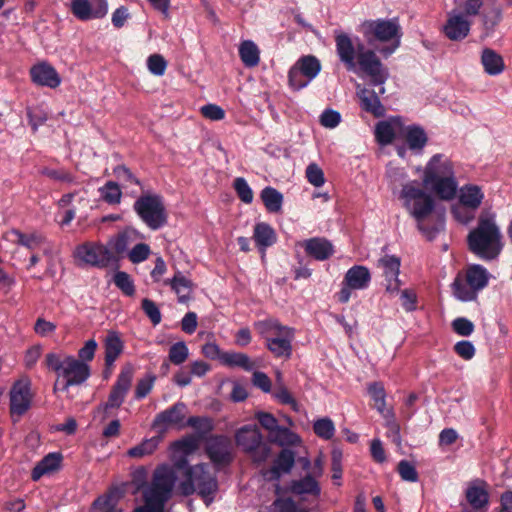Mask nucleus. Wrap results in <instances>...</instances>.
<instances>
[{
  "label": "nucleus",
  "instance_id": "3c124183",
  "mask_svg": "<svg viewBox=\"0 0 512 512\" xmlns=\"http://www.w3.org/2000/svg\"><path fill=\"white\" fill-rule=\"evenodd\" d=\"M114 284L125 295L133 296L135 294V285L131 276L124 271H117L113 277Z\"/></svg>",
  "mask_w": 512,
  "mask_h": 512
},
{
  "label": "nucleus",
  "instance_id": "a19ab883",
  "mask_svg": "<svg viewBox=\"0 0 512 512\" xmlns=\"http://www.w3.org/2000/svg\"><path fill=\"white\" fill-rule=\"evenodd\" d=\"M221 363L229 367H240L245 371H252L254 364L248 355L238 352H225L221 355Z\"/></svg>",
  "mask_w": 512,
  "mask_h": 512
},
{
  "label": "nucleus",
  "instance_id": "bb28decb",
  "mask_svg": "<svg viewBox=\"0 0 512 512\" xmlns=\"http://www.w3.org/2000/svg\"><path fill=\"white\" fill-rule=\"evenodd\" d=\"M124 488L113 487L106 494L99 496L93 503V512H122L118 503L124 495Z\"/></svg>",
  "mask_w": 512,
  "mask_h": 512
},
{
  "label": "nucleus",
  "instance_id": "f3484780",
  "mask_svg": "<svg viewBox=\"0 0 512 512\" xmlns=\"http://www.w3.org/2000/svg\"><path fill=\"white\" fill-rule=\"evenodd\" d=\"M471 29V21L459 9H453L447 14L443 26L444 35L452 41H461L466 38Z\"/></svg>",
  "mask_w": 512,
  "mask_h": 512
},
{
  "label": "nucleus",
  "instance_id": "20e7f679",
  "mask_svg": "<svg viewBox=\"0 0 512 512\" xmlns=\"http://www.w3.org/2000/svg\"><path fill=\"white\" fill-rule=\"evenodd\" d=\"M422 182L442 200H452L458 191L454 165L442 153L429 159L424 167Z\"/></svg>",
  "mask_w": 512,
  "mask_h": 512
},
{
  "label": "nucleus",
  "instance_id": "9d476101",
  "mask_svg": "<svg viewBox=\"0 0 512 512\" xmlns=\"http://www.w3.org/2000/svg\"><path fill=\"white\" fill-rule=\"evenodd\" d=\"M133 209L151 230H159L167 224L166 207L158 194L140 196L134 202Z\"/></svg>",
  "mask_w": 512,
  "mask_h": 512
},
{
  "label": "nucleus",
  "instance_id": "cd10ccee",
  "mask_svg": "<svg viewBox=\"0 0 512 512\" xmlns=\"http://www.w3.org/2000/svg\"><path fill=\"white\" fill-rule=\"evenodd\" d=\"M344 285L354 290H365L371 283V273L366 266L354 265L345 273Z\"/></svg>",
  "mask_w": 512,
  "mask_h": 512
},
{
  "label": "nucleus",
  "instance_id": "c756f323",
  "mask_svg": "<svg viewBox=\"0 0 512 512\" xmlns=\"http://www.w3.org/2000/svg\"><path fill=\"white\" fill-rule=\"evenodd\" d=\"M408 148L415 154H421L428 142L425 130L419 125H409L402 130Z\"/></svg>",
  "mask_w": 512,
  "mask_h": 512
},
{
  "label": "nucleus",
  "instance_id": "4468645a",
  "mask_svg": "<svg viewBox=\"0 0 512 512\" xmlns=\"http://www.w3.org/2000/svg\"><path fill=\"white\" fill-rule=\"evenodd\" d=\"M134 376V368L131 364L122 367L117 380L111 388L108 399L99 406V409L105 412L109 409L119 408L125 401V398L131 388Z\"/></svg>",
  "mask_w": 512,
  "mask_h": 512
},
{
  "label": "nucleus",
  "instance_id": "0eeeda50",
  "mask_svg": "<svg viewBox=\"0 0 512 512\" xmlns=\"http://www.w3.org/2000/svg\"><path fill=\"white\" fill-rule=\"evenodd\" d=\"M360 32L368 44L387 43L378 49L385 58L392 55L400 46L402 29L398 18L365 20L360 24Z\"/></svg>",
  "mask_w": 512,
  "mask_h": 512
},
{
  "label": "nucleus",
  "instance_id": "c85d7f7f",
  "mask_svg": "<svg viewBox=\"0 0 512 512\" xmlns=\"http://www.w3.org/2000/svg\"><path fill=\"white\" fill-rule=\"evenodd\" d=\"M459 202L462 206L473 211L477 210L485 197L482 188L475 184H465L458 192Z\"/></svg>",
  "mask_w": 512,
  "mask_h": 512
},
{
  "label": "nucleus",
  "instance_id": "603ef678",
  "mask_svg": "<svg viewBox=\"0 0 512 512\" xmlns=\"http://www.w3.org/2000/svg\"><path fill=\"white\" fill-rule=\"evenodd\" d=\"M189 356V350L184 341L174 343L169 349V360L175 365H181Z\"/></svg>",
  "mask_w": 512,
  "mask_h": 512
},
{
  "label": "nucleus",
  "instance_id": "1a4fd4ad",
  "mask_svg": "<svg viewBox=\"0 0 512 512\" xmlns=\"http://www.w3.org/2000/svg\"><path fill=\"white\" fill-rule=\"evenodd\" d=\"M490 277L489 271L481 264L467 265L451 285L454 297L462 302L476 300L479 292L488 286Z\"/></svg>",
  "mask_w": 512,
  "mask_h": 512
},
{
  "label": "nucleus",
  "instance_id": "338daca9",
  "mask_svg": "<svg viewBox=\"0 0 512 512\" xmlns=\"http://www.w3.org/2000/svg\"><path fill=\"white\" fill-rule=\"evenodd\" d=\"M320 124L329 129L336 128L341 122V114L333 109H325L320 115Z\"/></svg>",
  "mask_w": 512,
  "mask_h": 512
},
{
  "label": "nucleus",
  "instance_id": "e2e57ef3",
  "mask_svg": "<svg viewBox=\"0 0 512 512\" xmlns=\"http://www.w3.org/2000/svg\"><path fill=\"white\" fill-rule=\"evenodd\" d=\"M150 254L151 249L149 245L138 243L129 251L128 257L133 264H138L145 261Z\"/></svg>",
  "mask_w": 512,
  "mask_h": 512
},
{
  "label": "nucleus",
  "instance_id": "39448f33",
  "mask_svg": "<svg viewBox=\"0 0 512 512\" xmlns=\"http://www.w3.org/2000/svg\"><path fill=\"white\" fill-rule=\"evenodd\" d=\"M178 470L184 471V479L180 484L184 495L189 496L197 492L204 503L209 506L218 491V482L215 473L210 471L208 464L188 465L185 459L175 464Z\"/></svg>",
  "mask_w": 512,
  "mask_h": 512
},
{
  "label": "nucleus",
  "instance_id": "7c9ffc66",
  "mask_svg": "<svg viewBox=\"0 0 512 512\" xmlns=\"http://www.w3.org/2000/svg\"><path fill=\"white\" fill-rule=\"evenodd\" d=\"M62 462V455L57 452L47 454L42 458L33 468L31 478L33 481H38L42 476L48 475L60 468Z\"/></svg>",
  "mask_w": 512,
  "mask_h": 512
},
{
  "label": "nucleus",
  "instance_id": "ea45409f",
  "mask_svg": "<svg viewBox=\"0 0 512 512\" xmlns=\"http://www.w3.org/2000/svg\"><path fill=\"white\" fill-rule=\"evenodd\" d=\"M311 82L321 71L320 61L313 55L302 56L294 64Z\"/></svg>",
  "mask_w": 512,
  "mask_h": 512
},
{
  "label": "nucleus",
  "instance_id": "09e8293b",
  "mask_svg": "<svg viewBox=\"0 0 512 512\" xmlns=\"http://www.w3.org/2000/svg\"><path fill=\"white\" fill-rule=\"evenodd\" d=\"M385 419V426L387 428V437L391 439L393 443L396 445H401L402 438L400 433V425L395 419L394 412L392 410H387L384 415H382Z\"/></svg>",
  "mask_w": 512,
  "mask_h": 512
},
{
  "label": "nucleus",
  "instance_id": "4c0bfd02",
  "mask_svg": "<svg viewBox=\"0 0 512 512\" xmlns=\"http://www.w3.org/2000/svg\"><path fill=\"white\" fill-rule=\"evenodd\" d=\"M239 56L245 67L252 68L260 62V50L252 40H244L239 45Z\"/></svg>",
  "mask_w": 512,
  "mask_h": 512
},
{
  "label": "nucleus",
  "instance_id": "c03bdc74",
  "mask_svg": "<svg viewBox=\"0 0 512 512\" xmlns=\"http://www.w3.org/2000/svg\"><path fill=\"white\" fill-rule=\"evenodd\" d=\"M9 234L15 238L13 240L14 242L23 247H26L29 250L36 249L44 241L43 236L38 233L24 234L19 230L13 229Z\"/></svg>",
  "mask_w": 512,
  "mask_h": 512
},
{
  "label": "nucleus",
  "instance_id": "b1692460",
  "mask_svg": "<svg viewBox=\"0 0 512 512\" xmlns=\"http://www.w3.org/2000/svg\"><path fill=\"white\" fill-rule=\"evenodd\" d=\"M164 285L169 286L177 295L178 302L185 304L192 298L194 283L181 271H176L172 278L166 279Z\"/></svg>",
  "mask_w": 512,
  "mask_h": 512
},
{
  "label": "nucleus",
  "instance_id": "aec40b11",
  "mask_svg": "<svg viewBox=\"0 0 512 512\" xmlns=\"http://www.w3.org/2000/svg\"><path fill=\"white\" fill-rule=\"evenodd\" d=\"M386 279V291L390 294L398 293L401 286L399 279L401 261L394 255H384L378 261Z\"/></svg>",
  "mask_w": 512,
  "mask_h": 512
},
{
  "label": "nucleus",
  "instance_id": "49530a36",
  "mask_svg": "<svg viewBox=\"0 0 512 512\" xmlns=\"http://www.w3.org/2000/svg\"><path fill=\"white\" fill-rule=\"evenodd\" d=\"M368 393L375 402L377 411L384 415L386 413V392L381 382H373L368 386Z\"/></svg>",
  "mask_w": 512,
  "mask_h": 512
},
{
  "label": "nucleus",
  "instance_id": "393cba45",
  "mask_svg": "<svg viewBox=\"0 0 512 512\" xmlns=\"http://www.w3.org/2000/svg\"><path fill=\"white\" fill-rule=\"evenodd\" d=\"M402 130V119L400 117H392L377 123L375 127V138L380 145L386 146L391 144L395 135L398 132H402Z\"/></svg>",
  "mask_w": 512,
  "mask_h": 512
},
{
  "label": "nucleus",
  "instance_id": "13d9d810",
  "mask_svg": "<svg viewBox=\"0 0 512 512\" xmlns=\"http://www.w3.org/2000/svg\"><path fill=\"white\" fill-rule=\"evenodd\" d=\"M397 471L403 481L414 483L419 479L416 467L407 460H401L398 463Z\"/></svg>",
  "mask_w": 512,
  "mask_h": 512
},
{
  "label": "nucleus",
  "instance_id": "6e6552de",
  "mask_svg": "<svg viewBox=\"0 0 512 512\" xmlns=\"http://www.w3.org/2000/svg\"><path fill=\"white\" fill-rule=\"evenodd\" d=\"M255 329L266 342V348L276 357L289 359L292 355V342L295 329L282 325L275 318L254 323Z\"/></svg>",
  "mask_w": 512,
  "mask_h": 512
},
{
  "label": "nucleus",
  "instance_id": "4d7b16f0",
  "mask_svg": "<svg viewBox=\"0 0 512 512\" xmlns=\"http://www.w3.org/2000/svg\"><path fill=\"white\" fill-rule=\"evenodd\" d=\"M233 187L242 202L250 204L253 201V191L243 177L236 178Z\"/></svg>",
  "mask_w": 512,
  "mask_h": 512
},
{
  "label": "nucleus",
  "instance_id": "2f4dec72",
  "mask_svg": "<svg viewBox=\"0 0 512 512\" xmlns=\"http://www.w3.org/2000/svg\"><path fill=\"white\" fill-rule=\"evenodd\" d=\"M253 239L261 252L274 245L277 241V235L271 225L265 222L256 223L253 231Z\"/></svg>",
  "mask_w": 512,
  "mask_h": 512
},
{
  "label": "nucleus",
  "instance_id": "58836bf2",
  "mask_svg": "<svg viewBox=\"0 0 512 512\" xmlns=\"http://www.w3.org/2000/svg\"><path fill=\"white\" fill-rule=\"evenodd\" d=\"M260 198L269 212H281L283 205V195L277 189L270 186L265 187L260 193Z\"/></svg>",
  "mask_w": 512,
  "mask_h": 512
},
{
  "label": "nucleus",
  "instance_id": "0e129e2a",
  "mask_svg": "<svg viewBox=\"0 0 512 512\" xmlns=\"http://www.w3.org/2000/svg\"><path fill=\"white\" fill-rule=\"evenodd\" d=\"M155 380H156V377L151 374L140 379L136 385L135 398L138 400L145 398L151 392V390L154 386Z\"/></svg>",
  "mask_w": 512,
  "mask_h": 512
},
{
  "label": "nucleus",
  "instance_id": "bf43d9fd",
  "mask_svg": "<svg viewBox=\"0 0 512 512\" xmlns=\"http://www.w3.org/2000/svg\"><path fill=\"white\" fill-rule=\"evenodd\" d=\"M40 173L44 176H47L50 179L55 181L64 182V183H74L75 177L66 169H53V168H43Z\"/></svg>",
  "mask_w": 512,
  "mask_h": 512
},
{
  "label": "nucleus",
  "instance_id": "7ed1b4c3",
  "mask_svg": "<svg viewBox=\"0 0 512 512\" xmlns=\"http://www.w3.org/2000/svg\"><path fill=\"white\" fill-rule=\"evenodd\" d=\"M467 245L471 253L484 261H493L499 257L504 242L495 212L483 210L479 214L476 226L467 235Z\"/></svg>",
  "mask_w": 512,
  "mask_h": 512
},
{
  "label": "nucleus",
  "instance_id": "2eb2a0df",
  "mask_svg": "<svg viewBox=\"0 0 512 512\" xmlns=\"http://www.w3.org/2000/svg\"><path fill=\"white\" fill-rule=\"evenodd\" d=\"M70 11L80 21L104 18L109 9L107 0H69Z\"/></svg>",
  "mask_w": 512,
  "mask_h": 512
},
{
  "label": "nucleus",
  "instance_id": "dca6fc26",
  "mask_svg": "<svg viewBox=\"0 0 512 512\" xmlns=\"http://www.w3.org/2000/svg\"><path fill=\"white\" fill-rule=\"evenodd\" d=\"M91 375L90 366L74 356H65V367L60 377L65 379L63 391H68L71 386L83 384Z\"/></svg>",
  "mask_w": 512,
  "mask_h": 512
},
{
  "label": "nucleus",
  "instance_id": "423d86ee",
  "mask_svg": "<svg viewBox=\"0 0 512 512\" xmlns=\"http://www.w3.org/2000/svg\"><path fill=\"white\" fill-rule=\"evenodd\" d=\"M177 480L173 466L161 464L153 472L151 483L143 490L145 505L134 512H163L165 503L170 499Z\"/></svg>",
  "mask_w": 512,
  "mask_h": 512
},
{
  "label": "nucleus",
  "instance_id": "79ce46f5",
  "mask_svg": "<svg viewBox=\"0 0 512 512\" xmlns=\"http://www.w3.org/2000/svg\"><path fill=\"white\" fill-rule=\"evenodd\" d=\"M269 436L272 442L282 447L296 446L301 442L296 433L280 425Z\"/></svg>",
  "mask_w": 512,
  "mask_h": 512
},
{
  "label": "nucleus",
  "instance_id": "de8ad7c7",
  "mask_svg": "<svg viewBox=\"0 0 512 512\" xmlns=\"http://www.w3.org/2000/svg\"><path fill=\"white\" fill-rule=\"evenodd\" d=\"M185 426L193 428L200 437H204L214 429L213 420L210 417L191 416L185 422Z\"/></svg>",
  "mask_w": 512,
  "mask_h": 512
},
{
  "label": "nucleus",
  "instance_id": "37998d69",
  "mask_svg": "<svg viewBox=\"0 0 512 512\" xmlns=\"http://www.w3.org/2000/svg\"><path fill=\"white\" fill-rule=\"evenodd\" d=\"M101 199L109 205H118L122 199V191L118 183L108 181L99 189Z\"/></svg>",
  "mask_w": 512,
  "mask_h": 512
},
{
  "label": "nucleus",
  "instance_id": "f8f14e48",
  "mask_svg": "<svg viewBox=\"0 0 512 512\" xmlns=\"http://www.w3.org/2000/svg\"><path fill=\"white\" fill-rule=\"evenodd\" d=\"M75 257L84 264L105 268L115 261V257L107 246L100 242H85L76 247Z\"/></svg>",
  "mask_w": 512,
  "mask_h": 512
},
{
  "label": "nucleus",
  "instance_id": "412c9836",
  "mask_svg": "<svg viewBox=\"0 0 512 512\" xmlns=\"http://www.w3.org/2000/svg\"><path fill=\"white\" fill-rule=\"evenodd\" d=\"M465 496L471 509L464 512H486L489 505V492L484 481L476 480L469 484Z\"/></svg>",
  "mask_w": 512,
  "mask_h": 512
},
{
  "label": "nucleus",
  "instance_id": "680f3d73",
  "mask_svg": "<svg viewBox=\"0 0 512 512\" xmlns=\"http://www.w3.org/2000/svg\"><path fill=\"white\" fill-rule=\"evenodd\" d=\"M452 329L459 336L468 337L474 332L475 326L468 318L458 317L452 321Z\"/></svg>",
  "mask_w": 512,
  "mask_h": 512
},
{
  "label": "nucleus",
  "instance_id": "8fccbe9b",
  "mask_svg": "<svg viewBox=\"0 0 512 512\" xmlns=\"http://www.w3.org/2000/svg\"><path fill=\"white\" fill-rule=\"evenodd\" d=\"M313 430L318 437L330 440L335 434V425L329 417H323L314 421Z\"/></svg>",
  "mask_w": 512,
  "mask_h": 512
},
{
  "label": "nucleus",
  "instance_id": "5701e85b",
  "mask_svg": "<svg viewBox=\"0 0 512 512\" xmlns=\"http://www.w3.org/2000/svg\"><path fill=\"white\" fill-rule=\"evenodd\" d=\"M306 254L317 261H325L334 254L333 244L324 237H312L301 243Z\"/></svg>",
  "mask_w": 512,
  "mask_h": 512
},
{
  "label": "nucleus",
  "instance_id": "864d4df0",
  "mask_svg": "<svg viewBox=\"0 0 512 512\" xmlns=\"http://www.w3.org/2000/svg\"><path fill=\"white\" fill-rule=\"evenodd\" d=\"M288 83L292 90L300 91L307 87L310 81L302 74V71L293 65L288 72Z\"/></svg>",
  "mask_w": 512,
  "mask_h": 512
},
{
  "label": "nucleus",
  "instance_id": "f257e3e1",
  "mask_svg": "<svg viewBox=\"0 0 512 512\" xmlns=\"http://www.w3.org/2000/svg\"><path fill=\"white\" fill-rule=\"evenodd\" d=\"M334 40L336 55L344 68L348 72H363L370 77L373 86H381L379 93L383 94V84L389 78V72L376 51L367 48L360 37L341 29L334 31Z\"/></svg>",
  "mask_w": 512,
  "mask_h": 512
},
{
  "label": "nucleus",
  "instance_id": "72a5a7b5",
  "mask_svg": "<svg viewBox=\"0 0 512 512\" xmlns=\"http://www.w3.org/2000/svg\"><path fill=\"white\" fill-rule=\"evenodd\" d=\"M105 364L112 366L123 351V342L115 331L108 332L105 341Z\"/></svg>",
  "mask_w": 512,
  "mask_h": 512
},
{
  "label": "nucleus",
  "instance_id": "a878e982",
  "mask_svg": "<svg viewBox=\"0 0 512 512\" xmlns=\"http://www.w3.org/2000/svg\"><path fill=\"white\" fill-rule=\"evenodd\" d=\"M295 462L293 451L283 449L275 459L272 467L263 472V476L268 480H278L283 474H288L292 470Z\"/></svg>",
  "mask_w": 512,
  "mask_h": 512
},
{
  "label": "nucleus",
  "instance_id": "a18cd8bd",
  "mask_svg": "<svg viewBox=\"0 0 512 512\" xmlns=\"http://www.w3.org/2000/svg\"><path fill=\"white\" fill-rule=\"evenodd\" d=\"M134 234H135L134 230L126 229L123 232H120L116 236L112 237L109 240L108 245L116 253H118V254L123 253L130 246V244L133 240Z\"/></svg>",
  "mask_w": 512,
  "mask_h": 512
},
{
  "label": "nucleus",
  "instance_id": "9b49d317",
  "mask_svg": "<svg viewBox=\"0 0 512 512\" xmlns=\"http://www.w3.org/2000/svg\"><path fill=\"white\" fill-rule=\"evenodd\" d=\"M235 442L255 463H263L270 456L271 449L256 425L239 428L235 433Z\"/></svg>",
  "mask_w": 512,
  "mask_h": 512
},
{
  "label": "nucleus",
  "instance_id": "ddd939ff",
  "mask_svg": "<svg viewBox=\"0 0 512 512\" xmlns=\"http://www.w3.org/2000/svg\"><path fill=\"white\" fill-rule=\"evenodd\" d=\"M186 414L187 405L178 401L155 416L151 425L152 429L162 435V437L170 428L181 430L185 427Z\"/></svg>",
  "mask_w": 512,
  "mask_h": 512
},
{
  "label": "nucleus",
  "instance_id": "6ab92c4d",
  "mask_svg": "<svg viewBox=\"0 0 512 512\" xmlns=\"http://www.w3.org/2000/svg\"><path fill=\"white\" fill-rule=\"evenodd\" d=\"M206 452L215 465L228 464L232 460L231 441L227 436H211L207 439Z\"/></svg>",
  "mask_w": 512,
  "mask_h": 512
},
{
  "label": "nucleus",
  "instance_id": "052dcab7",
  "mask_svg": "<svg viewBox=\"0 0 512 512\" xmlns=\"http://www.w3.org/2000/svg\"><path fill=\"white\" fill-rule=\"evenodd\" d=\"M145 315L150 319L154 326L160 324L162 315L156 303L148 298H144L141 303Z\"/></svg>",
  "mask_w": 512,
  "mask_h": 512
},
{
  "label": "nucleus",
  "instance_id": "e433bc0d",
  "mask_svg": "<svg viewBox=\"0 0 512 512\" xmlns=\"http://www.w3.org/2000/svg\"><path fill=\"white\" fill-rule=\"evenodd\" d=\"M290 491L296 495H312L318 497L321 489L318 482L311 475H306L299 480H293L290 483Z\"/></svg>",
  "mask_w": 512,
  "mask_h": 512
},
{
  "label": "nucleus",
  "instance_id": "f03ea898",
  "mask_svg": "<svg viewBox=\"0 0 512 512\" xmlns=\"http://www.w3.org/2000/svg\"><path fill=\"white\" fill-rule=\"evenodd\" d=\"M403 207L415 219L417 228L428 240H433L445 227L443 211H435V200L417 180L405 183L399 194Z\"/></svg>",
  "mask_w": 512,
  "mask_h": 512
},
{
  "label": "nucleus",
  "instance_id": "a211bd4d",
  "mask_svg": "<svg viewBox=\"0 0 512 512\" xmlns=\"http://www.w3.org/2000/svg\"><path fill=\"white\" fill-rule=\"evenodd\" d=\"M31 382L29 379L16 381L10 391V411L12 414L23 415L31 404Z\"/></svg>",
  "mask_w": 512,
  "mask_h": 512
},
{
  "label": "nucleus",
  "instance_id": "774afa93",
  "mask_svg": "<svg viewBox=\"0 0 512 512\" xmlns=\"http://www.w3.org/2000/svg\"><path fill=\"white\" fill-rule=\"evenodd\" d=\"M27 117L32 129L36 131L39 126L47 121V114L40 107H31L27 109Z\"/></svg>",
  "mask_w": 512,
  "mask_h": 512
},
{
  "label": "nucleus",
  "instance_id": "4be33fe9",
  "mask_svg": "<svg viewBox=\"0 0 512 512\" xmlns=\"http://www.w3.org/2000/svg\"><path fill=\"white\" fill-rule=\"evenodd\" d=\"M30 77L33 83L48 88H57L61 84V77L56 69L48 62H40L30 68Z\"/></svg>",
  "mask_w": 512,
  "mask_h": 512
},
{
  "label": "nucleus",
  "instance_id": "5fc2aeb1",
  "mask_svg": "<svg viewBox=\"0 0 512 512\" xmlns=\"http://www.w3.org/2000/svg\"><path fill=\"white\" fill-rule=\"evenodd\" d=\"M147 69L155 76H163L167 69V61L161 54H152L146 61Z\"/></svg>",
  "mask_w": 512,
  "mask_h": 512
},
{
  "label": "nucleus",
  "instance_id": "6e6d98bb",
  "mask_svg": "<svg viewBox=\"0 0 512 512\" xmlns=\"http://www.w3.org/2000/svg\"><path fill=\"white\" fill-rule=\"evenodd\" d=\"M307 181L314 187H321L325 183V176L322 168L316 163H310L305 171Z\"/></svg>",
  "mask_w": 512,
  "mask_h": 512
},
{
  "label": "nucleus",
  "instance_id": "69168bd1",
  "mask_svg": "<svg viewBox=\"0 0 512 512\" xmlns=\"http://www.w3.org/2000/svg\"><path fill=\"white\" fill-rule=\"evenodd\" d=\"M401 306L406 312H413L417 309V294L412 289L399 290Z\"/></svg>",
  "mask_w": 512,
  "mask_h": 512
},
{
  "label": "nucleus",
  "instance_id": "c9c22d12",
  "mask_svg": "<svg viewBox=\"0 0 512 512\" xmlns=\"http://www.w3.org/2000/svg\"><path fill=\"white\" fill-rule=\"evenodd\" d=\"M163 438L164 437H162V435L157 433V435L151 438L144 439L138 445L130 448L127 451V455L132 458H142L145 456L152 455L159 447Z\"/></svg>",
  "mask_w": 512,
  "mask_h": 512
},
{
  "label": "nucleus",
  "instance_id": "f704fd0d",
  "mask_svg": "<svg viewBox=\"0 0 512 512\" xmlns=\"http://www.w3.org/2000/svg\"><path fill=\"white\" fill-rule=\"evenodd\" d=\"M361 107L366 112L373 114L375 117L383 116L385 109L380 102L377 93L373 90L363 89L359 93Z\"/></svg>",
  "mask_w": 512,
  "mask_h": 512
},
{
  "label": "nucleus",
  "instance_id": "473e14b6",
  "mask_svg": "<svg viewBox=\"0 0 512 512\" xmlns=\"http://www.w3.org/2000/svg\"><path fill=\"white\" fill-rule=\"evenodd\" d=\"M481 64L486 74L500 75L505 70L503 57L491 48H484L481 53Z\"/></svg>",
  "mask_w": 512,
  "mask_h": 512
}]
</instances>
